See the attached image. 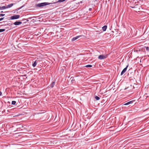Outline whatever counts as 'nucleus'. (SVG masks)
Instances as JSON below:
<instances>
[{"mask_svg":"<svg viewBox=\"0 0 149 149\" xmlns=\"http://www.w3.org/2000/svg\"><path fill=\"white\" fill-rule=\"evenodd\" d=\"M86 67L91 68L92 67V65H88L86 66Z\"/></svg>","mask_w":149,"mask_h":149,"instance_id":"nucleus-17","label":"nucleus"},{"mask_svg":"<svg viewBox=\"0 0 149 149\" xmlns=\"http://www.w3.org/2000/svg\"><path fill=\"white\" fill-rule=\"evenodd\" d=\"M107 55H100L98 57V58L99 59L102 60L104 59L105 58H106L107 57Z\"/></svg>","mask_w":149,"mask_h":149,"instance_id":"nucleus-3","label":"nucleus"},{"mask_svg":"<svg viewBox=\"0 0 149 149\" xmlns=\"http://www.w3.org/2000/svg\"><path fill=\"white\" fill-rule=\"evenodd\" d=\"M16 103V102L15 101H13L12 102V104L13 105H15V104Z\"/></svg>","mask_w":149,"mask_h":149,"instance_id":"nucleus-15","label":"nucleus"},{"mask_svg":"<svg viewBox=\"0 0 149 149\" xmlns=\"http://www.w3.org/2000/svg\"><path fill=\"white\" fill-rule=\"evenodd\" d=\"M2 94V92L1 91H0V96Z\"/></svg>","mask_w":149,"mask_h":149,"instance_id":"nucleus-20","label":"nucleus"},{"mask_svg":"<svg viewBox=\"0 0 149 149\" xmlns=\"http://www.w3.org/2000/svg\"><path fill=\"white\" fill-rule=\"evenodd\" d=\"M5 15L4 14H0V17L3 16Z\"/></svg>","mask_w":149,"mask_h":149,"instance_id":"nucleus-18","label":"nucleus"},{"mask_svg":"<svg viewBox=\"0 0 149 149\" xmlns=\"http://www.w3.org/2000/svg\"><path fill=\"white\" fill-rule=\"evenodd\" d=\"M13 5V3H11L10 4H9L7 6H6V7H7V9L8 8H9L11 7Z\"/></svg>","mask_w":149,"mask_h":149,"instance_id":"nucleus-7","label":"nucleus"},{"mask_svg":"<svg viewBox=\"0 0 149 149\" xmlns=\"http://www.w3.org/2000/svg\"><path fill=\"white\" fill-rule=\"evenodd\" d=\"M133 101H130V102H129L125 104H124V105H128L129 104H132L133 102Z\"/></svg>","mask_w":149,"mask_h":149,"instance_id":"nucleus-8","label":"nucleus"},{"mask_svg":"<svg viewBox=\"0 0 149 149\" xmlns=\"http://www.w3.org/2000/svg\"><path fill=\"white\" fill-rule=\"evenodd\" d=\"M128 67V65H127L126 66V67L121 72V75H123L125 72L127 70Z\"/></svg>","mask_w":149,"mask_h":149,"instance_id":"nucleus-4","label":"nucleus"},{"mask_svg":"<svg viewBox=\"0 0 149 149\" xmlns=\"http://www.w3.org/2000/svg\"><path fill=\"white\" fill-rule=\"evenodd\" d=\"M95 98L96 99V100H99L100 98L99 97L97 96H95Z\"/></svg>","mask_w":149,"mask_h":149,"instance_id":"nucleus-13","label":"nucleus"},{"mask_svg":"<svg viewBox=\"0 0 149 149\" xmlns=\"http://www.w3.org/2000/svg\"><path fill=\"white\" fill-rule=\"evenodd\" d=\"M7 9L6 6H0V10H3Z\"/></svg>","mask_w":149,"mask_h":149,"instance_id":"nucleus-9","label":"nucleus"},{"mask_svg":"<svg viewBox=\"0 0 149 149\" xmlns=\"http://www.w3.org/2000/svg\"><path fill=\"white\" fill-rule=\"evenodd\" d=\"M50 3L48 2H43L39 3L36 5V6L38 7H42L44 6H47L50 4Z\"/></svg>","mask_w":149,"mask_h":149,"instance_id":"nucleus-1","label":"nucleus"},{"mask_svg":"<svg viewBox=\"0 0 149 149\" xmlns=\"http://www.w3.org/2000/svg\"><path fill=\"white\" fill-rule=\"evenodd\" d=\"M148 48H149L148 47H147L146 48V49L147 50Z\"/></svg>","mask_w":149,"mask_h":149,"instance_id":"nucleus-21","label":"nucleus"},{"mask_svg":"<svg viewBox=\"0 0 149 149\" xmlns=\"http://www.w3.org/2000/svg\"><path fill=\"white\" fill-rule=\"evenodd\" d=\"M36 61H35L32 64V66L33 67H35L37 64V63L36 62Z\"/></svg>","mask_w":149,"mask_h":149,"instance_id":"nucleus-11","label":"nucleus"},{"mask_svg":"<svg viewBox=\"0 0 149 149\" xmlns=\"http://www.w3.org/2000/svg\"><path fill=\"white\" fill-rule=\"evenodd\" d=\"M55 82H54V81L50 85V87H51V88L53 87L55 85Z\"/></svg>","mask_w":149,"mask_h":149,"instance_id":"nucleus-12","label":"nucleus"},{"mask_svg":"<svg viewBox=\"0 0 149 149\" xmlns=\"http://www.w3.org/2000/svg\"><path fill=\"white\" fill-rule=\"evenodd\" d=\"M20 17V16L19 15H15L12 16L10 17V19H18Z\"/></svg>","mask_w":149,"mask_h":149,"instance_id":"nucleus-2","label":"nucleus"},{"mask_svg":"<svg viewBox=\"0 0 149 149\" xmlns=\"http://www.w3.org/2000/svg\"><path fill=\"white\" fill-rule=\"evenodd\" d=\"M107 26L106 25L102 27V29L103 31H106V30L107 29Z\"/></svg>","mask_w":149,"mask_h":149,"instance_id":"nucleus-10","label":"nucleus"},{"mask_svg":"<svg viewBox=\"0 0 149 149\" xmlns=\"http://www.w3.org/2000/svg\"><path fill=\"white\" fill-rule=\"evenodd\" d=\"M22 6L19 9H21V8H22Z\"/></svg>","mask_w":149,"mask_h":149,"instance_id":"nucleus-22","label":"nucleus"},{"mask_svg":"<svg viewBox=\"0 0 149 149\" xmlns=\"http://www.w3.org/2000/svg\"><path fill=\"white\" fill-rule=\"evenodd\" d=\"M65 0H59L57 1V2H60V3L62 2H63V1H65Z\"/></svg>","mask_w":149,"mask_h":149,"instance_id":"nucleus-14","label":"nucleus"},{"mask_svg":"<svg viewBox=\"0 0 149 149\" xmlns=\"http://www.w3.org/2000/svg\"><path fill=\"white\" fill-rule=\"evenodd\" d=\"M5 29H0V32L4 31H5Z\"/></svg>","mask_w":149,"mask_h":149,"instance_id":"nucleus-16","label":"nucleus"},{"mask_svg":"<svg viewBox=\"0 0 149 149\" xmlns=\"http://www.w3.org/2000/svg\"><path fill=\"white\" fill-rule=\"evenodd\" d=\"M1 13H3V11H1Z\"/></svg>","mask_w":149,"mask_h":149,"instance_id":"nucleus-23","label":"nucleus"},{"mask_svg":"<svg viewBox=\"0 0 149 149\" xmlns=\"http://www.w3.org/2000/svg\"><path fill=\"white\" fill-rule=\"evenodd\" d=\"M81 36H82L81 35L77 36L73 38H72V41H74L79 38L80 37H81Z\"/></svg>","mask_w":149,"mask_h":149,"instance_id":"nucleus-5","label":"nucleus"},{"mask_svg":"<svg viewBox=\"0 0 149 149\" xmlns=\"http://www.w3.org/2000/svg\"><path fill=\"white\" fill-rule=\"evenodd\" d=\"M22 24V22L20 21H16L14 23V24L15 25H18Z\"/></svg>","mask_w":149,"mask_h":149,"instance_id":"nucleus-6","label":"nucleus"},{"mask_svg":"<svg viewBox=\"0 0 149 149\" xmlns=\"http://www.w3.org/2000/svg\"><path fill=\"white\" fill-rule=\"evenodd\" d=\"M4 17H2V18H0V21H1L2 20H3V19H4Z\"/></svg>","mask_w":149,"mask_h":149,"instance_id":"nucleus-19","label":"nucleus"}]
</instances>
